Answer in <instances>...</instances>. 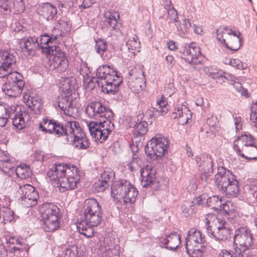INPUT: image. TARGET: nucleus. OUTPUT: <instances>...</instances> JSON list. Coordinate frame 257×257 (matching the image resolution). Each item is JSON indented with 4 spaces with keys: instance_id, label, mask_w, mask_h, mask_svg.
<instances>
[{
    "instance_id": "79ce46f5",
    "label": "nucleus",
    "mask_w": 257,
    "mask_h": 257,
    "mask_svg": "<svg viewBox=\"0 0 257 257\" xmlns=\"http://www.w3.org/2000/svg\"><path fill=\"white\" fill-rule=\"evenodd\" d=\"M113 195V194H111ZM122 194H113L112 196L115 201L119 202H121L122 201L124 204L130 203L131 204L134 203L136 201V196H134V194H124V195H121V199H118L117 196H120Z\"/></svg>"
},
{
    "instance_id": "20e7f679",
    "label": "nucleus",
    "mask_w": 257,
    "mask_h": 257,
    "mask_svg": "<svg viewBox=\"0 0 257 257\" xmlns=\"http://www.w3.org/2000/svg\"><path fill=\"white\" fill-rule=\"evenodd\" d=\"M65 132L66 134L63 136L66 137V141H69L68 137L73 138L72 145L76 149L84 150L88 148L90 145L89 140L85 133L81 128L78 122L69 120L65 122Z\"/></svg>"
},
{
    "instance_id": "473e14b6",
    "label": "nucleus",
    "mask_w": 257,
    "mask_h": 257,
    "mask_svg": "<svg viewBox=\"0 0 257 257\" xmlns=\"http://www.w3.org/2000/svg\"><path fill=\"white\" fill-rule=\"evenodd\" d=\"M8 4V6L5 7L4 10L6 12L20 13L24 10L25 7L23 0H9Z\"/></svg>"
},
{
    "instance_id": "6e6552de",
    "label": "nucleus",
    "mask_w": 257,
    "mask_h": 257,
    "mask_svg": "<svg viewBox=\"0 0 257 257\" xmlns=\"http://www.w3.org/2000/svg\"><path fill=\"white\" fill-rule=\"evenodd\" d=\"M86 113L90 117H94L96 119L106 118H112L113 113L108 107L99 101L92 102L85 108Z\"/></svg>"
},
{
    "instance_id": "3c124183",
    "label": "nucleus",
    "mask_w": 257,
    "mask_h": 257,
    "mask_svg": "<svg viewBox=\"0 0 257 257\" xmlns=\"http://www.w3.org/2000/svg\"><path fill=\"white\" fill-rule=\"evenodd\" d=\"M228 184L226 187V193H237L238 192V182L235 177H233V180H231L230 183Z\"/></svg>"
},
{
    "instance_id": "f8f14e48",
    "label": "nucleus",
    "mask_w": 257,
    "mask_h": 257,
    "mask_svg": "<svg viewBox=\"0 0 257 257\" xmlns=\"http://www.w3.org/2000/svg\"><path fill=\"white\" fill-rule=\"evenodd\" d=\"M50 55L54 56L50 63V67L58 73L65 72L68 67V61L65 53L58 48Z\"/></svg>"
},
{
    "instance_id": "7ed1b4c3",
    "label": "nucleus",
    "mask_w": 257,
    "mask_h": 257,
    "mask_svg": "<svg viewBox=\"0 0 257 257\" xmlns=\"http://www.w3.org/2000/svg\"><path fill=\"white\" fill-rule=\"evenodd\" d=\"M16 52H0V78H7L8 81L17 82L23 81V76L16 71L12 72V67L16 62Z\"/></svg>"
},
{
    "instance_id": "338daca9",
    "label": "nucleus",
    "mask_w": 257,
    "mask_h": 257,
    "mask_svg": "<svg viewBox=\"0 0 257 257\" xmlns=\"http://www.w3.org/2000/svg\"><path fill=\"white\" fill-rule=\"evenodd\" d=\"M210 222L208 220H207V221L205 224V227L206 229V231L209 234L210 237L213 238L214 237V230H212V226L209 224Z\"/></svg>"
},
{
    "instance_id": "37998d69",
    "label": "nucleus",
    "mask_w": 257,
    "mask_h": 257,
    "mask_svg": "<svg viewBox=\"0 0 257 257\" xmlns=\"http://www.w3.org/2000/svg\"><path fill=\"white\" fill-rule=\"evenodd\" d=\"M148 124L144 121L140 122H137L134 126L133 133L137 136H143L147 132Z\"/></svg>"
},
{
    "instance_id": "f3484780",
    "label": "nucleus",
    "mask_w": 257,
    "mask_h": 257,
    "mask_svg": "<svg viewBox=\"0 0 257 257\" xmlns=\"http://www.w3.org/2000/svg\"><path fill=\"white\" fill-rule=\"evenodd\" d=\"M58 39V35H55L52 34L51 36L44 35L41 37L40 39V43L39 44V47L42 49V51L43 53L47 54H51L53 53V52L59 47L53 45H50V44L57 43V40Z\"/></svg>"
},
{
    "instance_id": "4468645a",
    "label": "nucleus",
    "mask_w": 257,
    "mask_h": 257,
    "mask_svg": "<svg viewBox=\"0 0 257 257\" xmlns=\"http://www.w3.org/2000/svg\"><path fill=\"white\" fill-rule=\"evenodd\" d=\"M214 222L217 228L213 232V238L218 241H224L228 239L231 231L223 218L218 216L214 218Z\"/></svg>"
},
{
    "instance_id": "c756f323",
    "label": "nucleus",
    "mask_w": 257,
    "mask_h": 257,
    "mask_svg": "<svg viewBox=\"0 0 257 257\" xmlns=\"http://www.w3.org/2000/svg\"><path fill=\"white\" fill-rule=\"evenodd\" d=\"M60 218H42L41 226L43 230L46 232H53L58 229L60 227Z\"/></svg>"
},
{
    "instance_id": "a211bd4d",
    "label": "nucleus",
    "mask_w": 257,
    "mask_h": 257,
    "mask_svg": "<svg viewBox=\"0 0 257 257\" xmlns=\"http://www.w3.org/2000/svg\"><path fill=\"white\" fill-rule=\"evenodd\" d=\"M96 80L97 84L105 81H113L114 79H117L118 76L115 71H114L107 65L100 66L96 70Z\"/></svg>"
},
{
    "instance_id": "dca6fc26",
    "label": "nucleus",
    "mask_w": 257,
    "mask_h": 257,
    "mask_svg": "<svg viewBox=\"0 0 257 257\" xmlns=\"http://www.w3.org/2000/svg\"><path fill=\"white\" fill-rule=\"evenodd\" d=\"M206 197V194H201L193 199L192 203L199 205L206 203L207 206L213 208H217L221 207L223 202H224V200L218 195H213L208 197L207 199Z\"/></svg>"
},
{
    "instance_id": "72a5a7b5",
    "label": "nucleus",
    "mask_w": 257,
    "mask_h": 257,
    "mask_svg": "<svg viewBox=\"0 0 257 257\" xmlns=\"http://www.w3.org/2000/svg\"><path fill=\"white\" fill-rule=\"evenodd\" d=\"M39 194H25L21 197L22 203L26 207L36 206L38 204Z\"/></svg>"
},
{
    "instance_id": "a878e982",
    "label": "nucleus",
    "mask_w": 257,
    "mask_h": 257,
    "mask_svg": "<svg viewBox=\"0 0 257 257\" xmlns=\"http://www.w3.org/2000/svg\"><path fill=\"white\" fill-rule=\"evenodd\" d=\"M122 82L121 78L119 77L117 79H114L113 81H105L100 82L97 84L98 87H100L103 92L109 94H114L118 90V86Z\"/></svg>"
},
{
    "instance_id": "c85d7f7f",
    "label": "nucleus",
    "mask_w": 257,
    "mask_h": 257,
    "mask_svg": "<svg viewBox=\"0 0 257 257\" xmlns=\"http://www.w3.org/2000/svg\"><path fill=\"white\" fill-rule=\"evenodd\" d=\"M152 171V167L150 165H147L145 168L140 170L142 185L143 187H147L153 183L155 175Z\"/></svg>"
},
{
    "instance_id": "a19ab883",
    "label": "nucleus",
    "mask_w": 257,
    "mask_h": 257,
    "mask_svg": "<svg viewBox=\"0 0 257 257\" xmlns=\"http://www.w3.org/2000/svg\"><path fill=\"white\" fill-rule=\"evenodd\" d=\"M105 23L106 25L108 27L114 28L117 25V20L119 18V15L117 13H111L107 12L104 14Z\"/></svg>"
},
{
    "instance_id": "e433bc0d",
    "label": "nucleus",
    "mask_w": 257,
    "mask_h": 257,
    "mask_svg": "<svg viewBox=\"0 0 257 257\" xmlns=\"http://www.w3.org/2000/svg\"><path fill=\"white\" fill-rule=\"evenodd\" d=\"M72 100L67 96L62 97L58 101V107L64 111V114L67 115H71L70 109L71 107Z\"/></svg>"
},
{
    "instance_id": "a18cd8bd",
    "label": "nucleus",
    "mask_w": 257,
    "mask_h": 257,
    "mask_svg": "<svg viewBox=\"0 0 257 257\" xmlns=\"http://www.w3.org/2000/svg\"><path fill=\"white\" fill-rule=\"evenodd\" d=\"M252 247H236L234 252L235 257H251L250 248Z\"/></svg>"
},
{
    "instance_id": "864d4df0",
    "label": "nucleus",
    "mask_w": 257,
    "mask_h": 257,
    "mask_svg": "<svg viewBox=\"0 0 257 257\" xmlns=\"http://www.w3.org/2000/svg\"><path fill=\"white\" fill-rule=\"evenodd\" d=\"M229 32V30L227 28H219L216 30L217 39L221 43H223L225 45L226 41L223 38V34H225Z\"/></svg>"
},
{
    "instance_id": "bf43d9fd",
    "label": "nucleus",
    "mask_w": 257,
    "mask_h": 257,
    "mask_svg": "<svg viewBox=\"0 0 257 257\" xmlns=\"http://www.w3.org/2000/svg\"><path fill=\"white\" fill-rule=\"evenodd\" d=\"M21 93V91L19 90L16 87H15L11 84V89L7 92V95L11 97H16Z\"/></svg>"
},
{
    "instance_id": "f704fd0d",
    "label": "nucleus",
    "mask_w": 257,
    "mask_h": 257,
    "mask_svg": "<svg viewBox=\"0 0 257 257\" xmlns=\"http://www.w3.org/2000/svg\"><path fill=\"white\" fill-rule=\"evenodd\" d=\"M15 165L13 159L9 156H6L0 160V170L5 174H9L10 171L15 168Z\"/></svg>"
},
{
    "instance_id": "ea45409f",
    "label": "nucleus",
    "mask_w": 257,
    "mask_h": 257,
    "mask_svg": "<svg viewBox=\"0 0 257 257\" xmlns=\"http://www.w3.org/2000/svg\"><path fill=\"white\" fill-rule=\"evenodd\" d=\"M17 176L22 179H26L32 175V171L30 167L26 165H21L15 170Z\"/></svg>"
},
{
    "instance_id": "8fccbe9b",
    "label": "nucleus",
    "mask_w": 257,
    "mask_h": 257,
    "mask_svg": "<svg viewBox=\"0 0 257 257\" xmlns=\"http://www.w3.org/2000/svg\"><path fill=\"white\" fill-rule=\"evenodd\" d=\"M206 123L209 127L210 133L212 134L213 132L216 131L218 123L217 118L216 117L211 116L207 119Z\"/></svg>"
},
{
    "instance_id": "4be33fe9",
    "label": "nucleus",
    "mask_w": 257,
    "mask_h": 257,
    "mask_svg": "<svg viewBox=\"0 0 257 257\" xmlns=\"http://www.w3.org/2000/svg\"><path fill=\"white\" fill-rule=\"evenodd\" d=\"M196 162L199 167H201L203 174L201 177V179L206 180L207 178L210 176V174L213 172V161L210 156L208 155L203 156L202 158L197 157Z\"/></svg>"
},
{
    "instance_id": "39448f33",
    "label": "nucleus",
    "mask_w": 257,
    "mask_h": 257,
    "mask_svg": "<svg viewBox=\"0 0 257 257\" xmlns=\"http://www.w3.org/2000/svg\"><path fill=\"white\" fill-rule=\"evenodd\" d=\"M101 219V207L98 202L93 198L86 199L81 221L86 222L90 226H97Z\"/></svg>"
},
{
    "instance_id": "aec40b11",
    "label": "nucleus",
    "mask_w": 257,
    "mask_h": 257,
    "mask_svg": "<svg viewBox=\"0 0 257 257\" xmlns=\"http://www.w3.org/2000/svg\"><path fill=\"white\" fill-rule=\"evenodd\" d=\"M181 52L186 61L191 64L196 63L197 58L200 55V49L195 43L185 46Z\"/></svg>"
},
{
    "instance_id": "c03bdc74",
    "label": "nucleus",
    "mask_w": 257,
    "mask_h": 257,
    "mask_svg": "<svg viewBox=\"0 0 257 257\" xmlns=\"http://www.w3.org/2000/svg\"><path fill=\"white\" fill-rule=\"evenodd\" d=\"M115 178V173L114 171L110 169L105 170L101 174L99 177V180H102L105 183H107L109 186H110V183Z\"/></svg>"
},
{
    "instance_id": "603ef678",
    "label": "nucleus",
    "mask_w": 257,
    "mask_h": 257,
    "mask_svg": "<svg viewBox=\"0 0 257 257\" xmlns=\"http://www.w3.org/2000/svg\"><path fill=\"white\" fill-rule=\"evenodd\" d=\"M95 48L98 53L102 54L107 48L106 42L101 39L96 41Z\"/></svg>"
},
{
    "instance_id": "69168bd1",
    "label": "nucleus",
    "mask_w": 257,
    "mask_h": 257,
    "mask_svg": "<svg viewBox=\"0 0 257 257\" xmlns=\"http://www.w3.org/2000/svg\"><path fill=\"white\" fill-rule=\"evenodd\" d=\"M85 64L81 65L79 70L80 74L83 77H84L85 76H87L89 72V69L86 66H85Z\"/></svg>"
},
{
    "instance_id": "7c9ffc66",
    "label": "nucleus",
    "mask_w": 257,
    "mask_h": 257,
    "mask_svg": "<svg viewBox=\"0 0 257 257\" xmlns=\"http://www.w3.org/2000/svg\"><path fill=\"white\" fill-rule=\"evenodd\" d=\"M221 211L223 214L228 218L233 219L236 217L237 213L236 207L230 201H225L221 205Z\"/></svg>"
},
{
    "instance_id": "9d476101",
    "label": "nucleus",
    "mask_w": 257,
    "mask_h": 257,
    "mask_svg": "<svg viewBox=\"0 0 257 257\" xmlns=\"http://www.w3.org/2000/svg\"><path fill=\"white\" fill-rule=\"evenodd\" d=\"M39 130L47 133L54 134L57 137H63L66 134L65 132V123L64 124L60 122L49 119L47 118H43L39 124Z\"/></svg>"
},
{
    "instance_id": "49530a36",
    "label": "nucleus",
    "mask_w": 257,
    "mask_h": 257,
    "mask_svg": "<svg viewBox=\"0 0 257 257\" xmlns=\"http://www.w3.org/2000/svg\"><path fill=\"white\" fill-rule=\"evenodd\" d=\"M93 187L94 190L98 192L109 190V186L108 183L103 182L102 180H100L99 178L98 180L94 183Z\"/></svg>"
},
{
    "instance_id": "0eeeda50",
    "label": "nucleus",
    "mask_w": 257,
    "mask_h": 257,
    "mask_svg": "<svg viewBox=\"0 0 257 257\" xmlns=\"http://www.w3.org/2000/svg\"><path fill=\"white\" fill-rule=\"evenodd\" d=\"M169 141L167 138L157 135L148 142L146 147V153L152 159L162 157L167 152Z\"/></svg>"
},
{
    "instance_id": "bb28decb",
    "label": "nucleus",
    "mask_w": 257,
    "mask_h": 257,
    "mask_svg": "<svg viewBox=\"0 0 257 257\" xmlns=\"http://www.w3.org/2000/svg\"><path fill=\"white\" fill-rule=\"evenodd\" d=\"M38 11V14L47 21L54 19L57 13L56 8L49 3L42 4Z\"/></svg>"
},
{
    "instance_id": "b1692460",
    "label": "nucleus",
    "mask_w": 257,
    "mask_h": 257,
    "mask_svg": "<svg viewBox=\"0 0 257 257\" xmlns=\"http://www.w3.org/2000/svg\"><path fill=\"white\" fill-rule=\"evenodd\" d=\"M42 218H60L59 208L55 204L47 203L42 205L41 208Z\"/></svg>"
},
{
    "instance_id": "58836bf2",
    "label": "nucleus",
    "mask_w": 257,
    "mask_h": 257,
    "mask_svg": "<svg viewBox=\"0 0 257 257\" xmlns=\"http://www.w3.org/2000/svg\"><path fill=\"white\" fill-rule=\"evenodd\" d=\"M9 252L12 253H17V255H21V253L24 252H28L29 247L28 244L20 240L14 246H9Z\"/></svg>"
},
{
    "instance_id": "cd10ccee",
    "label": "nucleus",
    "mask_w": 257,
    "mask_h": 257,
    "mask_svg": "<svg viewBox=\"0 0 257 257\" xmlns=\"http://www.w3.org/2000/svg\"><path fill=\"white\" fill-rule=\"evenodd\" d=\"M19 45L25 55H29L32 51L39 47L38 38L36 37H29L27 40H22Z\"/></svg>"
},
{
    "instance_id": "de8ad7c7",
    "label": "nucleus",
    "mask_w": 257,
    "mask_h": 257,
    "mask_svg": "<svg viewBox=\"0 0 257 257\" xmlns=\"http://www.w3.org/2000/svg\"><path fill=\"white\" fill-rule=\"evenodd\" d=\"M203 248L197 246L186 247L187 251L191 257H201L202 254V249Z\"/></svg>"
},
{
    "instance_id": "ddd939ff",
    "label": "nucleus",
    "mask_w": 257,
    "mask_h": 257,
    "mask_svg": "<svg viewBox=\"0 0 257 257\" xmlns=\"http://www.w3.org/2000/svg\"><path fill=\"white\" fill-rule=\"evenodd\" d=\"M233 177H235L234 175L229 170H226L223 167H218V172L215 176V182L218 189L224 193L227 191V185L233 180Z\"/></svg>"
},
{
    "instance_id": "f257e3e1",
    "label": "nucleus",
    "mask_w": 257,
    "mask_h": 257,
    "mask_svg": "<svg viewBox=\"0 0 257 257\" xmlns=\"http://www.w3.org/2000/svg\"><path fill=\"white\" fill-rule=\"evenodd\" d=\"M50 180L57 181L58 187L73 189L79 180L78 168L66 164H55L47 172Z\"/></svg>"
},
{
    "instance_id": "0e129e2a",
    "label": "nucleus",
    "mask_w": 257,
    "mask_h": 257,
    "mask_svg": "<svg viewBox=\"0 0 257 257\" xmlns=\"http://www.w3.org/2000/svg\"><path fill=\"white\" fill-rule=\"evenodd\" d=\"M11 83L12 85H13L15 87H16L22 92L23 88L25 86V82L24 81H18L17 82H15V81L11 82Z\"/></svg>"
},
{
    "instance_id": "c9c22d12",
    "label": "nucleus",
    "mask_w": 257,
    "mask_h": 257,
    "mask_svg": "<svg viewBox=\"0 0 257 257\" xmlns=\"http://www.w3.org/2000/svg\"><path fill=\"white\" fill-rule=\"evenodd\" d=\"M241 150L244 153L240 154L242 157L248 160L257 159V147L254 144L249 146H242Z\"/></svg>"
},
{
    "instance_id": "2f4dec72",
    "label": "nucleus",
    "mask_w": 257,
    "mask_h": 257,
    "mask_svg": "<svg viewBox=\"0 0 257 257\" xmlns=\"http://www.w3.org/2000/svg\"><path fill=\"white\" fill-rule=\"evenodd\" d=\"M169 108V105L163 99L157 102L156 107H152L150 108L149 111L152 112L150 115L158 116L160 115H165L168 112Z\"/></svg>"
},
{
    "instance_id": "6ab92c4d",
    "label": "nucleus",
    "mask_w": 257,
    "mask_h": 257,
    "mask_svg": "<svg viewBox=\"0 0 257 257\" xmlns=\"http://www.w3.org/2000/svg\"><path fill=\"white\" fill-rule=\"evenodd\" d=\"M24 102L31 110L39 114L42 109V100L39 95L34 93H26L24 95Z\"/></svg>"
},
{
    "instance_id": "e2e57ef3",
    "label": "nucleus",
    "mask_w": 257,
    "mask_h": 257,
    "mask_svg": "<svg viewBox=\"0 0 257 257\" xmlns=\"http://www.w3.org/2000/svg\"><path fill=\"white\" fill-rule=\"evenodd\" d=\"M194 205H189L188 207L183 209L182 213L185 217H188L194 213Z\"/></svg>"
},
{
    "instance_id": "774afa93",
    "label": "nucleus",
    "mask_w": 257,
    "mask_h": 257,
    "mask_svg": "<svg viewBox=\"0 0 257 257\" xmlns=\"http://www.w3.org/2000/svg\"><path fill=\"white\" fill-rule=\"evenodd\" d=\"M76 253L74 250L70 248H67L65 250L63 257H76Z\"/></svg>"
},
{
    "instance_id": "412c9836",
    "label": "nucleus",
    "mask_w": 257,
    "mask_h": 257,
    "mask_svg": "<svg viewBox=\"0 0 257 257\" xmlns=\"http://www.w3.org/2000/svg\"><path fill=\"white\" fill-rule=\"evenodd\" d=\"M111 193L116 191L117 193H135L137 189L135 186L126 180H120L113 182L111 185ZM137 193L138 191H137Z\"/></svg>"
},
{
    "instance_id": "393cba45",
    "label": "nucleus",
    "mask_w": 257,
    "mask_h": 257,
    "mask_svg": "<svg viewBox=\"0 0 257 257\" xmlns=\"http://www.w3.org/2000/svg\"><path fill=\"white\" fill-rule=\"evenodd\" d=\"M227 35H228L227 38V42L225 43V46L231 50L237 51L241 46L242 38L240 37V33L238 32L237 34L232 30H229Z\"/></svg>"
},
{
    "instance_id": "052dcab7",
    "label": "nucleus",
    "mask_w": 257,
    "mask_h": 257,
    "mask_svg": "<svg viewBox=\"0 0 257 257\" xmlns=\"http://www.w3.org/2000/svg\"><path fill=\"white\" fill-rule=\"evenodd\" d=\"M183 28L181 27L180 31H182L183 33L187 32V30L191 26V24L188 20H184L182 24Z\"/></svg>"
},
{
    "instance_id": "2eb2a0df",
    "label": "nucleus",
    "mask_w": 257,
    "mask_h": 257,
    "mask_svg": "<svg viewBox=\"0 0 257 257\" xmlns=\"http://www.w3.org/2000/svg\"><path fill=\"white\" fill-rule=\"evenodd\" d=\"M205 236L196 228H192L188 231L186 237V247H204L205 246Z\"/></svg>"
},
{
    "instance_id": "6e6d98bb",
    "label": "nucleus",
    "mask_w": 257,
    "mask_h": 257,
    "mask_svg": "<svg viewBox=\"0 0 257 257\" xmlns=\"http://www.w3.org/2000/svg\"><path fill=\"white\" fill-rule=\"evenodd\" d=\"M230 65L239 70L245 68V65L243 64L239 59H232L231 61H230Z\"/></svg>"
},
{
    "instance_id": "5fc2aeb1",
    "label": "nucleus",
    "mask_w": 257,
    "mask_h": 257,
    "mask_svg": "<svg viewBox=\"0 0 257 257\" xmlns=\"http://www.w3.org/2000/svg\"><path fill=\"white\" fill-rule=\"evenodd\" d=\"M251 113L250 114V120L251 123H255L257 121V102L253 104L251 107Z\"/></svg>"
},
{
    "instance_id": "f03ea898",
    "label": "nucleus",
    "mask_w": 257,
    "mask_h": 257,
    "mask_svg": "<svg viewBox=\"0 0 257 257\" xmlns=\"http://www.w3.org/2000/svg\"><path fill=\"white\" fill-rule=\"evenodd\" d=\"M15 111L12 106L6 103L0 102V126H6L9 118L14 115L12 118L13 125L18 130H21L29 124L31 117L28 112L24 111L20 114H15Z\"/></svg>"
},
{
    "instance_id": "09e8293b",
    "label": "nucleus",
    "mask_w": 257,
    "mask_h": 257,
    "mask_svg": "<svg viewBox=\"0 0 257 257\" xmlns=\"http://www.w3.org/2000/svg\"><path fill=\"white\" fill-rule=\"evenodd\" d=\"M237 141H240L242 146H249L254 144V138L250 135H241L237 138Z\"/></svg>"
},
{
    "instance_id": "423d86ee",
    "label": "nucleus",
    "mask_w": 257,
    "mask_h": 257,
    "mask_svg": "<svg viewBox=\"0 0 257 257\" xmlns=\"http://www.w3.org/2000/svg\"><path fill=\"white\" fill-rule=\"evenodd\" d=\"M111 118L104 117L98 121H92L87 124L90 134L95 141L102 143L107 138L114 127Z\"/></svg>"
},
{
    "instance_id": "9b49d317",
    "label": "nucleus",
    "mask_w": 257,
    "mask_h": 257,
    "mask_svg": "<svg viewBox=\"0 0 257 257\" xmlns=\"http://www.w3.org/2000/svg\"><path fill=\"white\" fill-rule=\"evenodd\" d=\"M234 241L235 244L239 246L252 247V234L246 227H239L235 230Z\"/></svg>"
},
{
    "instance_id": "5701e85b",
    "label": "nucleus",
    "mask_w": 257,
    "mask_h": 257,
    "mask_svg": "<svg viewBox=\"0 0 257 257\" xmlns=\"http://www.w3.org/2000/svg\"><path fill=\"white\" fill-rule=\"evenodd\" d=\"M159 239L160 244L162 247L171 250L176 249L180 244V236L177 232L166 235L165 237H161Z\"/></svg>"
},
{
    "instance_id": "1a4fd4ad",
    "label": "nucleus",
    "mask_w": 257,
    "mask_h": 257,
    "mask_svg": "<svg viewBox=\"0 0 257 257\" xmlns=\"http://www.w3.org/2000/svg\"><path fill=\"white\" fill-rule=\"evenodd\" d=\"M127 85L131 89L139 93L146 86L144 72L140 67H135L129 73Z\"/></svg>"
},
{
    "instance_id": "4d7b16f0",
    "label": "nucleus",
    "mask_w": 257,
    "mask_h": 257,
    "mask_svg": "<svg viewBox=\"0 0 257 257\" xmlns=\"http://www.w3.org/2000/svg\"><path fill=\"white\" fill-rule=\"evenodd\" d=\"M20 191L22 193H34L35 188L33 186L27 184L20 186Z\"/></svg>"
},
{
    "instance_id": "4c0bfd02",
    "label": "nucleus",
    "mask_w": 257,
    "mask_h": 257,
    "mask_svg": "<svg viewBox=\"0 0 257 257\" xmlns=\"http://www.w3.org/2000/svg\"><path fill=\"white\" fill-rule=\"evenodd\" d=\"M94 226H90L86 222L80 221L77 225V228L81 234L89 238L93 235L94 230L93 228Z\"/></svg>"
},
{
    "instance_id": "13d9d810",
    "label": "nucleus",
    "mask_w": 257,
    "mask_h": 257,
    "mask_svg": "<svg viewBox=\"0 0 257 257\" xmlns=\"http://www.w3.org/2000/svg\"><path fill=\"white\" fill-rule=\"evenodd\" d=\"M168 17L172 22H177L178 19L177 12L174 8H172L168 10Z\"/></svg>"
},
{
    "instance_id": "680f3d73",
    "label": "nucleus",
    "mask_w": 257,
    "mask_h": 257,
    "mask_svg": "<svg viewBox=\"0 0 257 257\" xmlns=\"http://www.w3.org/2000/svg\"><path fill=\"white\" fill-rule=\"evenodd\" d=\"M166 93V96L170 97L175 92V88L172 84H169L165 87V90Z\"/></svg>"
}]
</instances>
